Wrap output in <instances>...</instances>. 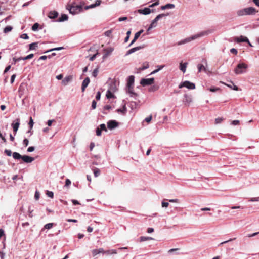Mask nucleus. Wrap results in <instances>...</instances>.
Wrapping results in <instances>:
<instances>
[{
	"label": "nucleus",
	"mask_w": 259,
	"mask_h": 259,
	"mask_svg": "<svg viewBox=\"0 0 259 259\" xmlns=\"http://www.w3.org/2000/svg\"><path fill=\"white\" fill-rule=\"evenodd\" d=\"M230 52L232 54H234L235 55H236L238 53V51L237 50L235 49V48H232L231 50H230Z\"/></svg>",
	"instance_id": "nucleus-61"
},
{
	"label": "nucleus",
	"mask_w": 259,
	"mask_h": 259,
	"mask_svg": "<svg viewBox=\"0 0 259 259\" xmlns=\"http://www.w3.org/2000/svg\"><path fill=\"white\" fill-rule=\"evenodd\" d=\"M137 12L139 14L146 15L151 13V9L149 7H146L143 9H138Z\"/></svg>",
	"instance_id": "nucleus-11"
},
{
	"label": "nucleus",
	"mask_w": 259,
	"mask_h": 259,
	"mask_svg": "<svg viewBox=\"0 0 259 259\" xmlns=\"http://www.w3.org/2000/svg\"><path fill=\"white\" fill-rule=\"evenodd\" d=\"M154 78H142L140 81V84L143 86H146L149 85H151L154 83Z\"/></svg>",
	"instance_id": "nucleus-7"
},
{
	"label": "nucleus",
	"mask_w": 259,
	"mask_h": 259,
	"mask_svg": "<svg viewBox=\"0 0 259 259\" xmlns=\"http://www.w3.org/2000/svg\"><path fill=\"white\" fill-rule=\"evenodd\" d=\"M105 253L107 255L115 254L117 253V252L115 249H111L105 251Z\"/></svg>",
	"instance_id": "nucleus-29"
},
{
	"label": "nucleus",
	"mask_w": 259,
	"mask_h": 259,
	"mask_svg": "<svg viewBox=\"0 0 259 259\" xmlns=\"http://www.w3.org/2000/svg\"><path fill=\"white\" fill-rule=\"evenodd\" d=\"M58 16V13L56 11H50L48 14V17L50 19H55Z\"/></svg>",
	"instance_id": "nucleus-19"
},
{
	"label": "nucleus",
	"mask_w": 259,
	"mask_h": 259,
	"mask_svg": "<svg viewBox=\"0 0 259 259\" xmlns=\"http://www.w3.org/2000/svg\"><path fill=\"white\" fill-rule=\"evenodd\" d=\"M34 197L36 200H38L39 198V193L37 191L35 193Z\"/></svg>",
	"instance_id": "nucleus-63"
},
{
	"label": "nucleus",
	"mask_w": 259,
	"mask_h": 259,
	"mask_svg": "<svg viewBox=\"0 0 259 259\" xmlns=\"http://www.w3.org/2000/svg\"><path fill=\"white\" fill-rule=\"evenodd\" d=\"M175 7V6L173 4H167L165 5L161 6V9L164 10L167 9H173Z\"/></svg>",
	"instance_id": "nucleus-20"
},
{
	"label": "nucleus",
	"mask_w": 259,
	"mask_h": 259,
	"mask_svg": "<svg viewBox=\"0 0 259 259\" xmlns=\"http://www.w3.org/2000/svg\"><path fill=\"white\" fill-rule=\"evenodd\" d=\"M161 204L163 207H167L169 205V203L165 201H162Z\"/></svg>",
	"instance_id": "nucleus-62"
},
{
	"label": "nucleus",
	"mask_w": 259,
	"mask_h": 259,
	"mask_svg": "<svg viewBox=\"0 0 259 259\" xmlns=\"http://www.w3.org/2000/svg\"><path fill=\"white\" fill-rule=\"evenodd\" d=\"M230 84H225L227 87H229L230 88L235 90V91H238L239 90L238 87L235 85L232 81H230Z\"/></svg>",
	"instance_id": "nucleus-22"
},
{
	"label": "nucleus",
	"mask_w": 259,
	"mask_h": 259,
	"mask_svg": "<svg viewBox=\"0 0 259 259\" xmlns=\"http://www.w3.org/2000/svg\"><path fill=\"white\" fill-rule=\"evenodd\" d=\"M104 51L105 52V53L103 56V59L105 60L106 57L113 51V48H109L108 49H105L104 50Z\"/></svg>",
	"instance_id": "nucleus-15"
},
{
	"label": "nucleus",
	"mask_w": 259,
	"mask_h": 259,
	"mask_svg": "<svg viewBox=\"0 0 259 259\" xmlns=\"http://www.w3.org/2000/svg\"><path fill=\"white\" fill-rule=\"evenodd\" d=\"M33 56H34L33 54H30L26 57H23L22 59H23V60H26L27 59H30L32 58L33 57Z\"/></svg>",
	"instance_id": "nucleus-44"
},
{
	"label": "nucleus",
	"mask_w": 259,
	"mask_h": 259,
	"mask_svg": "<svg viewBox=\"0 0 259 259\" xmlns=\"http://www.w3.org/2000/svg\"><path fill=\"white\" fill-rule=\"evenodd\" d=\"M246 15H252L256 13V11L255 8L253 7H248L245 8Z\"/></svg>",
	"instance_id": "nucleus-17"
},
{
	"label": "nucleus",
	"mask_w": 259,
	"mask_h": 259,
	"mask_svg": "<svg viewBox=\"0 0 259 259\" xmlns=\"http://www.w3.org/2000/svg\"><path fill=\"white\" fill-rule=\"evenodd\" d=\"M159 4V0H156V1L154 3L149 5V8L150 9V8H153L155 6H158Z\"/></svg>",
	"instance_id": "nucleus-47"
},
{
	"label": "nucleus",
	"mask_w": 259,
	"mask_h": 259,
	"mask_svg": "<svg viewBox=\"0 0 259 259\" xmlns=\"http://www.w3.org/2000/svg\"><path fill=\"white\" fill-rule=\"evenodd\" d=\"M38 47V42H33L29 45L30 50H35Z\"/></svg>",
	"instance_id": "nucleus-27"
},
{
	"label": "nucleus",
	"mask_w": 259,
	"mask_h": 259,
	"mask_svg": "<svg viewBox=\"0 0 259 259\" xmlns=\"http://www.w3.org/2000/svg\"><path fill=\"white\" fill-rule=\"evenodd\" d=\"M97 103L95 100H93L92 103V108L95 109L96 108Z\"/></svg>",
	"instance_id": "nucleus-59"
},
{
	"label": "nucleus",
	"mask_w": 259,
	"mask_h": 259,
	"mask_svg": "<svg viewBox=\"0 0 259 259\" xmlns=\"http://www.w3.org/2000/svg\"><path fill=\"white\" fill-rule=\"evenodd\" d=\"M33 124H34V122H33V119H32V117H30V121L29 122V125L30 129L32 128Z\"/></svg>",
	"instance_id": "nucleus-55"
},
{
	"label": "nucleus",
	"mask_w": 259,
	"mask_h": 259,
	"mask_svg": "<svg viewBox=\"0 0 259 259\" xmlns=\"http://www.w3.org/2000/svg\"><path fill=\"white\" fill-rule=\"evenodd\" d=\"M108 90H110L111 91H112L113 92H115L117 90L115 83L114 82V83H111L110 85V87Z\"/></svg>",
	"instance_id": "nucleus-30"
},
{
	"label": "nucleus",
	"mask_w": 259,
	"mask_h": 259,
	"mask_svg": "<svg viewBox=\"0 0 259 259\" xmlns=\"http://www.w3.org/2000/svg\"><path fill=\"white\" fill-rule=\"evenodd\" d=\"M20 37L22 39H27L29 38V36H28V35L26 34V33H24V34H22L21 36H20Z\"/></svg>",
	"instance_id": "nucleus-56"
},
{
	"label": "nucleus",
	"mask_w": 259,
	"mask_h": 259,
	"mask_svg": "<svg viewBox=\"0 0 259 259\" xmlns=\"http://www.w3.org/2000/svg\"><path fill=\"white\" fill-rule=\"evenodd\" d=\"M126 111H127V109H126V107L125 104H124L123 105V108L122 109H118L116 110L117 112H118V113L120 112V113H121L123 115H125L126 114Z\"/></svg>",
	"instance_id": "nucleus-26"
},
{
	"label": "nucleus",
	"mask_w": 259,
	"mask_h": 259,
	"mask_svg": "<svg viewBox=\"0 0 259 259\" xmlns=\"http://www.w3.org/2000/svg\"><path fill=\"white\" fill-rule=\"evenodd\" d=\"M224 120V119L222 117H218L215 119V122L216 124L220 123L222 122V121Z\"/></svg>",
	"instance_id": "nucleus-49"
},
{
	"label": "nucleus",
	"mask_w": 259,
	"mask_h": 259,
	"mask_svg": "<svg viewBox=\"0 0 259 259\" xmlns=\"http://www.w3.org/2000/svg\"><path fill=\"white\" fill-rule=\"evenodd\" d=\"M66 8L69 11V13L72 15L78 14L83 11L82 6L81 5H76L75 3L71 4H68L66 6Z\"/></svg>",
	"instance_id": "nucleus-2"
},
{
	"label": "nucleus",
	"mask_w": 259,
	"mask_h": 259,
	"mask_svg": "<svg viewBox=\"0 0 259 259\" xmlns=\"http://www.w3.org/2000/svg\"><path fill=\"white\" fill-rule=\"evenodd\" d=\"M34 149H35L34 147L30 146V147L28 148L27 151L28 152H33L34 150Z\"/></svg>",
	"instance_id": "nucleus-57"
},
{
	"label": "nucleus",
	"mask_w": 259,
	"mask_h": 259,
	"mask_svg": "<svg viewBox=\"0 0 259 259\" xmlns=\"http://www.w3.org/2000/svg\"><path fill=\"white\" fill-rule=\"evenodd\" d=\"M139 37V36L136 33L134 36V37L133 39L132 40V42L129 45V47L131 46L136 41V40Z\"/></svg>",
	"instance_id": "nucleus-38"
},
{
	"label": "nucleus",
	"mask_w": 259,
	"mask_h": 259,
	"mask_svg": "<svg viewBox=\"0 0 259 259\" xmlns=\"http://www.w3.org/2000/svg\"><path fill=\"white\" fill-rule=\"evenodd\" d=\"M113 92L111 91L110 90H107L106 96L108 99L113 98L115 97L114 95L113 94Z\"/></svg>",
	"instance_id": "nucleus-28"
},
{
	"label": "nucleus",
	"mask_w": 259,
	"mask_h": 259,
	"mask_svg": "<svg viewBox=\"0 0 259 259\" xmlns=\"http://www.w3.org/2000/svg\"><path fill=\"white\" fill-rule=\"evenodd\" d=\"M53 226V223H50L46 224L44 226V228L47 229H51Z\"/></svg>",
	"instance_id": "nucleus-43"
},
{
	"label": "nucleus",
	"mask_w": 259,
	"mask_h": 259,
	"mask_svg": "<svg viewBox=\"0 0 259 259\" xmlns=\"http://www.w3.org/2000/svg\"><path fill=\"white\" fill-rule=\"evenodd\" d=\"M247 65L244 63H239L236 69L234 70V72L236 74L243 73L245 72V70L247 68Z\"/></svg>",
	"instance_id": "nucleus-4"
},
{
	"label": "nucleus",
	"mask_w": 259,
	"mask_h": 259,
	"mask_svg": "<svg viewBox=\"0 0 259 259\" xmlns=\"http://www.w3.org/2000/svg\"><path fill=\"white\" fill-rule=\"evenodd\" d=\"M96 135L98 136H100L101 135L102 131L99 128V127H98L96 130Z\"/></svg>",
	"instance_id": "nucleus-52"
},
{
	"label": "nucleus",
	"mask_w": 259,
	"mask_h": 259,
	"mask_svg": "<svg viewBox=\"0 0 259 259\" xmlns=\"http://www.w3.org/2000/svg\"><path fill=\"white\" fill-rule=\"evenodd\" d=\"M99 128L101 131H105V132H107V128L106 127V125L104 123L101 124L100 125Z\"/></svg>",
	"instance_id": "nucleus-41"
},
{
	"label": "nucleus",
	"mask_w": 259,
	"mask_h": 259,
	"mask_svg": "<svg viewBox=\"0 0 259 259\" xmlns=\"http://www.w3.org/2000/svg\"><path fill=\"white\" fill-rule=\"evenodd\" d=\"M149 67V64L147 62H145L143 64V66L140 68V70H144L147 68H148Z\"/></svg>",
	"instance_id": "nucleus-37"
},
{
	"label": "nucleus",
	"mask_w": 259,
	"mask_h": 259,
	"mask_svg": "<svg viewBox=\"0 0 259 259\" xmlns=\"http://www.w3.org/2000/svg\"><path fill=\"white\" fill-rule=\"evenodd\" d=\"M183 87H186L190 90H193L195 89V85L194 83L191 82L189 81H185L181 82L179 85V88L180 89Z\"/></svg>",
	"instance_id": "nucleus-6"
},
{
	"label": "nucleus",
	"mask_w": 259,
	"mask_h": 259,
	"mask_svg": "<svg viewBox=\"0 0 259 259\" xmlns=\"http://www.w3.org/2000/svg\"><path fill=\"white\" fill-rule=\"evenodd\" d=\"M144 47H145V45H143L142 46L133 48L127 51V52L126 53V56L129 55L137 51L140 50V49H143Z\"/></svg>",
	"instance_id": "nucleus-9"
},
{
	"label": "nucleus",
	"mask_w": 259,
	"mask_h": 259,
	"mask_svg": "<svg viewBox=\"0 0 259 259\" xmlns=\"http://www.w3.org/2000/svg\"><path fill=\"white\" fill-rule=\"evenodd\" d=\"M94 8H95V6L94 4H91L90 5L85 6L84 9L88 10L90 9Z\"/></svg>",
	"instance_id": "nucleus-50"
},
{
	"label": "nucleus",
	"mask_w": 259,
	"mask_h": 259,
	"mask_svg": "<svg viewBox=\"0 0 259 259\" xmlns=\"http://www.w3.org/2000/svg\"><path fill=\"white\" fill-rule=\"evenodd\" d=\"M167 14H160L158 15L152 21L151 24L150 25L149 27H148L147 31L150 30L153 27H155L157 25V21L161 18L167 16Z\"/></svg>",
	"instance_id": "nucleus-5"
},
{
	"label": "nucleus",
	"mask_w": 259,
	"mask_h": 259,
	"mask_svg": "<svg viewBox=\"0 0 259 259\" xmlns=\"http://www.w3.org/2000/svg\"><path fill=\"white\" fill-rule=\"evenodd\" d=\"M246 12L245 10V8H244V9H242L238 10L237 11V14L238 16H242L244 15H246Z\"/></svg>",
	"instance_id": "nucleus-25"
},
{
	"label": "nucleus",
	"mask_w": 259,
	"mask_h": 259,
	"mask_svg": "<svg viewBox=\"0 0 259 259\" xmlns=\"http://www.w3.org/2000/svg\"><path fill=\"white\" fill-rule=\"evenodd\" d=\"M102 1L101 0H97L94 4L95 7L97 6H99L101 4Z\"/></svg>",
	"instance_id": "nucleus-64"
},
{
	"label": "nucleus",
	"mask_w": 259,
	"mask_h": 259,
	"mask_svg": "<svg viewBox=\"0 0 259 259\" xmlns=\"http://www.w3.org/2000/svg\"><path fill=\"white\" fill-rule=\"evenodd\" d=\"M197 67H198V71L199 72H201L202 70H203L205 71H206V68H205L204 65L202 64H198Z\"/></svg>",
	"instance_id": "nucleus-40"
},
{
	"label": "nucleus",
	"mask_w": 259,
	"mask_h": 259,
	"mask_svg": "<svg viewBox=\"0 0 259 259\" xmlns=\"http://www.w3.org/2000/svg\"><path fill=\"white\" fill-rule=\"evenodd\" d=\"M135 77L134 76L131 75L128 77L127 79V87L132 88L133 87L134 83Z\"/></svg>",
	"instance_id": "nucleus-14"
},
{
	"label": "nucleus",
	"mask_w": 259,
	"mask_h": 259,
	"mask_svg": "<svg viewBox=\"0 0 259 259\" xmlns=\"http://www.w3.org/2000/svg\"><path fill=\"white\" fill-rule=\"evenodd\" d=\"M39 24L37 23H35L33 24V25L32 27V29L33 31H36L38 30L39 27Z\"/></svg>",
	"instance_id": "nucleus-39"
},
{
	"label": "nucleus",
	"mask_w": 259,
	"mask_h": 259,
	"mask_svg": "<svg viewBox=\"0 0 259 259\" xmlns=\"http://www.w3.org/2000/svg\"><path fill=\"white\" fill-rule=\"evenodd\" d=\"M92 255L95 256H96L97 254H99V252H98V250L97 249H93L92 251Z\"/></svg>",
	"instance_id": "nucleus-54"
},
{
	"label": "nucleus",
	"mask_w": 259,
	"mask_h": 259,
	"mask_svg": "<svg viewBox=\"0 0 259 259\" xmlns=\"http://www.w3.org/2000/svg\"><path fill=\"white\" fill-rule=\"evenodd\" d=\"M28 144H29V140L26 138L24 139L23 141V145L25 147H26L28 146Z\"/></svg>",
	"instance_id": "nucleus-53"
},
{
	"label": "nucleus",
	"mask_w": 259,
	"mask_h": 259,
	"mask_svg": "<svg viewBox=\"0 0 259 259\" xmlns=\"http://www.w3.org/2000/svg\"><path fill=\"white\" fill-rule=\"evenodd\" d=\"M100 174V170L98 168H95L94 169V175L95 177H98Z\"/></svg>",
	"instance_id": "nucleus-35"
},
{
	"label": "nucleus",
	"mask_w": 259,
	"mask_h": 259,
	"mask_svg": "<svg viewBox=\"0 0 259 259\" xmlns=\"http://www.w3.org/2000/svg\"><path fill=\"white\" fill-rule=\"evenodd\" d=\"M118 126V123L115 120H110L107 122V127L113 130Z\"/></svg>",
	"instance_id": "nucleus-8"
},
{
	"label": "nucleus",
	"mask_w": 259,
	"mask_h": 259,
	"mask_svg": "<svg viewBox=\"0 0 259 259\" xmlns=\"http://www.w3.org/2000/svg\"><path fill=\"white\" fill-rule=\"evenodd\" d=\"M98 72H99L98 68H95L92 72L93 76H94V77H96L98 75Z\"/></svg>",
	"instance_id": "nucleus-42"
},
{
	"label": "nucleus",
	"mask_w": 259,
	"mask_h": 259,
	"mask_svg": "<svg viewBox=\"0 0 259 259\" xmlns=\"http://www.w3.org/2000/svg\"><path fill=\"white\" fill-rule=\"evenodd\" d=\"M209 90L212 92H215L217 91L220 90V89L219 88H217L215 87H212L210 88L209 89Z\"/></svg>",
	"instance_id": "nucleus-45"
},
{
	"label": "nucleus",
	"mask_w": 259,
	"mask_h": 259,
	"mask_svg": "<svg viewBox=\"0 0 259 259\" xmlns=\"http://www.w3.org/2000/svg\"><path fill=\"white\" fill-rule=\"evenodd\" d=\"M68 19V17L66 14H62L61 17L59 18V19L57 20V22H63L67 20Z\"/></svg>",
	"instance_id": "nucleus-21"
},
{
	"label": "nucleus",
	"mask_w": 259,
	"mask_h": 259,
	"mask_svg": "<svg viewBox=\"0 0 259 259\" xmlns=\"http://www.w3.org/2000/svg\"><path fill=\"white\" fill-rule=\"evenodd\" d=\"M153 239L152 237H145V236H141L140 238V240L141 242H143L149 240H153Z\"/></svg>",
	"instance_id": "nucleus-32"
},
{
	"label": "nucleus",
	"mask_w": 259,
	"mask_h": 259,
	"mask_svg": "<svg viewBox=\"0 0 259 259\" xmlns=\"http://www.w3.org/2000/svg\"><path fill=\"white\" fill-rule=\"evenodd\" d=\"M4 152L8 156H11L12 155V151L10 150L5 149Z\"/></svg>",
	"instance_id": "nucleus-51"
},
{
	"label": "nucleus",
	"mask_w": 259,
	"mask_h": 259,
	"mask_svg": "<svg viewBox=\"0 0 259 259\" xmlns=\"http://www.w3.org/2000/svg\"><path fill=\"white\" fill-rule=\"evenodd\" d=\"M71 184V181L69 179H67L65 181V186L68 187Z\"/></svg>",
	"instance_id": "nucleus-58"
},
{
	"label": "nucleus",
	"mask_w": 259,
	"mask_h": 259,
	"mask_svg": "<svg viewBox=\"0 0 259 259\" xmlns=\"http://www.w3.org/2000/svg\"><path fill=\"white\" fill-rule=\"evenodd\" d=\"M12 29H13V27L12 26H7L4 28V32L5 33H8L9 32L11 31Z\"/></svg>",
	"instance_id": "nucleus-34"
},
{
	"label": "nucleus",
	"mask_w": 259,
	"mask_h": 259,
	"mask_svg": "<svg viewBox=\"0 0 259 259\" xmlns=\"http://www.w3.org/2000/svg\"><path fill=\"white\" fill-rule=\"evenodd\" d=\"M235 40L238 43L242 42H249L248 39L246 37H244L243 36H240V37H236L235 38Z\"/></svg>",
	"instance_id": "nucleus-13"
},
{
	"label": "nucleus",
	"mask_w": 259,
	"mask_h": 259,
	"mask_svg": "<svg viewBox=\"0 0 259 259\" xmlns=\"http://www.w3.org/2000/svg\"><path fill=\"white\" fill-rule=\"evenodd\" d=\"M212 33V31L210 30H207L205 31H201L195 35H194L190 37L186 38L184 40H182L179 42H178V45H181L182 44L188 42L191 40H194L195 39L198 38L199 37H203L204 36L208 35V34Z\"/></svg>",
	"instance_id": "nucleus-1"
},
{
	"label": "nucleus",
	"mask_w": 259,
	"mask_h": 259,
	"mask_svg": "<svg viewBox=\"0 0 259 259\" xmlns=\"http://www.w3.org/2000/svg\"><path fill=\"white\" fill-rule=\"evenodd\" d=\"M90 82V80L89 77H86L83 81H82L81 84V91L83 92L85 91V88L88 87L89 83Z\"/></svg>",
	"instance_id": "nucleus-12"
},
{
	"label": "nucleus",
	"mask_w": 259,
	"mask_h": 259,
	"mask_svg": "<svg viewBox=\"0 0 259 259\" xmlns=\"http://www.w3.org/2000/svg\"><path fill=\"white\" fill-rule=\"evenodd\" d=\"M17 122L14 123H13L12 124V126L13 127V131L15 133V134H16L18 130V128H19V125H20V120L19 119H17L16 120Z\"/></svg>",
	"instance_id": "nucleus-16"
},
{
	"label": "nucleus",
	"mask_w": 259,
	"mask_h": 259,
	"mask_svg": "<svg viewBox=\"0 0 259 259\" xmlns=\"http://www.w3.org/2000/svg\"><path fill=\"white\" fill-rule=\"evenodd\" d=\"M184 99L183 102L186 105H189L190 103L192 102V98L190 95H189L187 94H184Z\"/></svg>",
	"instance_id": "nucleus-10"
},
{
	"label": "nucleus",
	"mask_w": 259,
	"mask_h": 259,
	"mask_svg": "<svg viewBox=\"0 0 259 259\" xmlns=\"http://www.w3.org/2000/svg\"><path fill=\"white\" fill-rule=\"evenodd\" d=\"M138 104L136 102L132 101L130 103V107L132 110L136 108Z\"/></svg>",
	"instance_id": "nucleus-33"
},
{
	"label": "nucleus",
	"mask_w": 259,
	"mask_h": 259,
	"mask_svg": "<svg viewBox=\"0 0 259 259\" xmlns=\"http://www.w3.org/2000/svg\"><path fill=\"white\" fill-rule=\"evenodd\" d=\"M127 92L129 94H130L131 97L135 98L137 96V93L133 92V87H132V88L127 87Z\"/></svg>",
	"instance_id": "nucleus-24"
},
{
	"label": "nucleus",
	"mask_w": 259,
	"mask_h": 259,
	"mask_svg": "<svg viewBox=\"0 0 259 259\" xmlns=\"http://www.w3.org/2000/svg\"><path fill=\"white\" fill-rule=\"evenodd\" d=\"M187 64L188 63L187 62L184 63H181L180 64V69L183 73H185L186 72Z\"/></svg>",
	"instance_id": "nucleus-23"
},
{
	"label": "nucleus",
	"mask_w": 259,
	"mask_h": 259,
	"mask_svg": "<svg viewBox=\"0 0 259 259\" xmlns=\"http://www.w3.org/2000/svg\"><path fill=\"white\" fill-rule=\"evenodd\" d=\"M47 195L51 198H53L54 197V193L52 191H47L46 192Z\"/></svg>",
	"instance_id": "nucleus-46"
},
{
	"label": "nucleus",
	"mask_w": 259,
	"mask_h": 259,
	"mask_svg": "<svg viewBox=\"0 0 259 259\" xmlns=\"http://www.w3.org/2000/svg\"><path fill=\"white\" fill-rule=\"evenodd\" d=\"M22 58H23L22 57H19L18 58H16L15 57H14L13 58V61H14L13 64H15L17 62H18V61H19L20 60H23Z\"/></svg>",
	"instance_id": "nucleus-48"
},
{
	"label": "nucleus",
	"mask_w": 259,
	"mask_h": 259,
	"mask_svg": "<svg viewBox=\"0 0 259 259\" xmlns=\"http://www.w3.org/2000/svg\"><path fill=\"white\" fill-rule=\"evenodd\" d=\"M12 155L14 159L16 160L22 159L23 162L26 163H31L35 159L34 157L26 155H21L20 153L16 152H13Z\"/></svg>",
	"instance_id": "nucleus-3"
},
{
	"label": "nucleus",
	"mask_w": 259,
	"mask_h": 259,
	"mask_svg": "<svg viewBox=\"0 0 259 259\" xmlns=\"http://www.w3.org/2000/svg\"><path fill=\"white\" fill-rule=\"evenodd\" d=\"M64 48L62 47L54 48L51 49H50L49 50H48V51H46L45 53H48V52L53 51H59V50H62Z\"/></svg>",
	"instance_id": "nucleus-36"
},
{
	"label": "nucleus",
	"mask_w": 259,
	"mask_h": 259,
	"mask_svg": "<svg viewBox=\"0 0 259 259\" xmlns=\"http://www.w3.org/2000/svg\"><path fill=\"white\" fill-rule=\"evenodd\" d=\"M159 89V86L157 85H153L152 86H151L149 89V92H155L157 90H158Z\"/></svg>",
	"instance_id": "nucleus-31"
},
{
	"label": "nucleus",
	"mask_w": 259,
	"mask_h": 259,
	"mask_svg": "<svg viewBox=\"0 0 259 259\" xmlns=\"http://www.w3.org/2000/svg\"><path fill=\"white\" fill-rule=\"evenodd\" d=\"M72 79V76L71 75H69L66 76L62 81V84L64 85H66Z\"/></svg>",
	"instance_id": "nucleus-18"
},
{
	"label": "nucleus",
	"mask_w": 259,
	"mask_h": 259,
	"mask_svg": "<svg viewBox=\"0 0 259 259\" xmlns=\"http://www.w3.org/2000/svg\"><path fill=\"white\" fill-rule=\"evenodd\" d=\"M98 54H99V53H97L95 54H94V55H93L92 57H90V60L91 61H94L95 60V59L96 58V57H97V56L98 55Z\"/></svg>",
	"instance_id": "nucleus-60"
}]
</instances>
